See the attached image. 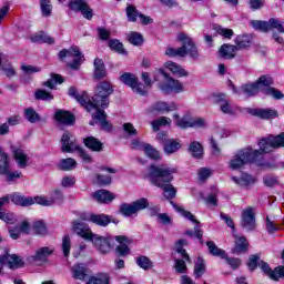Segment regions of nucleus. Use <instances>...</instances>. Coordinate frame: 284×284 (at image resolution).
Returning a JSON list of instances; mask_svg holds the SVG:
<instances>
[{
  "instance_id": "c03bdc74",
  "label": "nucleus",
  "mask_w": 284,
  "mask_h": 284,
  "mask_svg": "<svg viewBox=\"0 0 284 284\" xmlns=\"http://www.w3.org/2000/svg\"><path fill=\"white\" fill-rule=\"evenodd\" d=\"M206 245L212 256H220V258H225V251L222 248H219V246H216L214 242L209 241L206 242Z\"/></svg>"
},
{
  "instance_id": "338daca9",
  "label": "nucleus",
  "mask_w": 284,
  "mask_h": 284,
  "mask_svg": "<svg viewBox=\"0 0 284 284\" xmlns=\"http://www.w3.org/2000/svg\"><path fill=\"white\" fill-rule=\"evenodd\" d=\"M22 72H24V74H27V77H30V74H37V72L41 71L40 67H34V65H28V64H23L21 67Z\"/></svg>"
},
{
  "instance_id": "f8f14e48",
  "label": "nucleus",
  "mask_w": 284,
  "mask_h": 284,
  "mask_svg": "<svg viewBox=\"0 0 284 284\" xmlns=\"http://www.w3.org/2000/svg\"><path fill=\"white\" fill-rule=\"evenodd\" d=\"M241 227L246 232H253V230H256V213H254V209L252 206L242 211Z\"/></svg>"
},
{
  "instance_id": "bf43d9fd",
  "label": "nucleus",
  "mask_w": 284,
  "mask_h": 284,
  "mask_svg": "<svg viewBox=\"0 0 284 284\" xmlns=\"http://www.w3.org/2000/svg\"><path fill=\"white\" fill-rule=\"evenodd\" d=\"M136 264L142 270H150L152 267V261L149 260V257L145 256V255H142V256L138 257L136 258Z\"/></svg>"
},
{
  "instance_id": "39448f33",
  "label": "nucleus",
  "mask_w": 284,
  "mask_h": 284,
  "mask_svg": "<svg viewBox=\"0 0 284 284\" xmlns=\"http://www.w3.org/2000/svg\"><path fill=\"white\" fill-rule=\"evenodd\" d=\"M258 154H261V151L258 150H250L245 149L242 151H239L237 154L233 156V159L229 162V168L231 170H241L243 165H247V163H254L258 161Z\"/></svg>"
},
{
  "instance_id": "9b49d317",
  "label": "nucleus",
  "mask_w": 284,
  "mask_h": 284,
  "mask_svg": "<svg viewBox=\"0 0 284 284\" xmlns=\"http://www.w3.org/2000/svg\"><path fill=\"white\" fill-rule=\"evenodd\" d=\"M120 81L124 83V85H129L130 89L133 90V92H136V94H140L141 97H145L148 94V91H145V87L139 82V78L132 73H123L120 77Z\"/></svg>"
},
{
  "instance_id": "0eeeda50",
  "label": "nucleus",
  "mask_w": 284,
  "mask_h": 284,
  "mask_svg": "<svg viewBox=\"0 0 284 284\" xmlns=\"http://www.w3.org/2000/svg\"><path fill=\"white\" fill-rule=\"evenodd\" d=\"M150 207V202L145 197H141L132 203H122L120 205L119 212L122 216H136L141 211Z\"/></svg>"
},
{
  "instance_id": "aec40b11",
  "label": "nucleus",
  "mask_w": 284,
  "mask_h": 284,
  "mask_svg": "<svg viewBox=\"0 0 284 284\" xmlns=\"http://www.w3.org/2000/svg\"><path fill=\"white\" fill-rule=\"evenodd\" d=\"M0 258L2 260L3 265H6V263H7L9 270H19L20 267H23V265H24L21 256L17 255V254L7 253V254L0 256Z\"/></svg>"
},
{
  "instance_id": "7c9ffc66",
  "label": "nucleus",
  "mask_w": 284,
  "mask_h": 284,
  "mask_svg": "<svg viewBox=\"0 0 284 284\" xmlns=\"http://www.w3.org/2000/svg\"><path fill=\"white\" fill-rule=\"evenodd\" d=\"M232 181H234V183H236V185H240L241 187H245L247 185H254L256 183V180L254 179V176L247 173H243L240 179L236 176H233Z\"/></svg>"
},
{
  "instance_id": "5701e85b",
  "label": "nucleus",
  "mask_w": 284,
  "mask_h": 284,
  "mask_svg": "<svg viewBox=\"0 0 284 284\" xmlns=\"http://www.w3.org/2000/svg\"><path fill=\"white\" fill-rule=\"evenodd\" d=\"M92 199L98 203H112L114 194L108 190H98L91 194Z\"/></svg>"
},
{
  "instance_id": "09e8293b",
  "label": "nucleus",
  "mask_w": 284,
  "mask_h": 284,
  "mask_svg": "<svg viewBox=\"0 0 284 284\" xmlns=\"http://www.w3.org/2000/svg\"><path fill=\"white\" fill-rule=\"evenodd\" d=\"M263 94H265L266 97H273L277 101L281 99H284L283 92H281V90L273 88V87H268V88L264 89Z\"/></svg>"
},
{
  "instance_id": "393cba45",
  "label": "nucleus",
  "mask_w": 284,
  "mask_h": 284,
  "mask_svg": "<svg viewBox=\"0 0 284 284\" xmlns=\"http://www.w3.org/2000/svg\"><path fill=\"white\" fill-rule=\"evenodd\" d=\"M13 158L19 168H21L22 170L28 168V161H30V158H28V154L26 153V151H23V149H13Z\"/></svg>"
},
{
  "instance_id": "e433bc0d",
  "label": "nucleus",
  "mask_w": 284,
  "mask_h": 284,
  "mask_svg": "<svg viewBox=\"0 0 284 284\" xmlns=\"http://www.w3.org/2000/svg\"><path fill=\"white\" fill-rule=\"evenodd\" d=\"M77 160L72 158L62 159L59 163L60 170H63L64 172H71L77 168Z\"/></svg>"
},
{
  "instance_id": "c756f323",
  "label": "nucleus",
  "mask_w": 284,
  "mask_h": 284,
  "mask_svg": "<svg viewBox=\"0 0 284 284\" xmlns=\"http://www.w3.org/2000/svg\"><path fill=\"white\" fill-rule=\"evenodd\" d=\"M236 52H239V48L234 44H223L220 48V54L223 59H234V57H236Z\"/></svg>"
},
{
  "instance_id": "a19ab883",
  "label": "nucleus",
  "mask_w": 284,
  "mask_h": 284,
  "mask_svg": "<svg viewBox=\"0 0 284 284\" xmlns=\"http://www.w3.org/2000/svg\"><path fill=\"white\" fill-rule=\"evenodd\" d=\"M260 91L261 89L256 82L242 85V92L246 94V97H255V94H258Z\"/></svg>"
},
{
  "instance_id": "49530a36",
  "label": "nucleus",
  "mask_w": 284,
  "mask_h": 284,
  "mask_svg": "<svg viewBox=\"0 0 284 284\" xmlns=\"http://www.w3.org/2000/svg\"><path fill=\"white\" fill-rule=\"evenodd\" d=\"M142 152H144L149 159H153V161H159V159H161V153H159V151L151 144L146 143Z\"/></svg>"
},
{
  "instance_id": "6e6d98bb",
  "label": "nucleus",
  "mask_w": 284,
  "mask_h": 284,
  "mask_svg": "<svg viewBox=\"0 0 284 284\" xmlns=\"http://www.w3.org/2000/svg\"><path fill=\"white\" fill-rule=\"evenodd\" d=\"M57 83H63V78L60 74H52L51 79L45 81L43 85H45V88L54 90V85H57Z\"/></svg>"
},
{
  "instance_id": "a18cd8bd",
  "label": "nucleus",
  "mask_w": 284,
  "mask_h": 284,
  "mask_svg": "<svg viewBox=\"0 0 284 284\" xmlns=\"http://www.w3.org/2000/svg\"><path fill=\"white\" fill-rule=\"evenodd\" d=\"M24 118L29 123H39L41 121V115L37 113V111L32 108H28L24 110Z\"/></svg>"
},
{
  "instance_id": "a211bd4d",
  "label": "nucleus",
  "mask_w": 284,
  "mask_h": 284,
  "mask_svg": "<svg viewBox=\"0 0 284 284\" xmlns=\"http://www.w3.org/2000/svg\"><path fill=\"white\" fill-rule=\"evenodd\" d=\"M214 103L219 105L221 112L223 114H234V106H232V101L227 99V95L225 93H220L214 95Z\"/></svg>"
},
{
  "instance_id": "3c124183",
  "label": "nucleus",
  "mask_w": 284,
  "mask_h": 284,
  "mask_svg": "<svg viewBox=\"0 0 284 284\" xmlns=\"http://www.w3.org/2000/svg\"><path fill=\"white\" fill-rule=\"evenodd\" d=\"M251 26L261 32H270V21L253 20L251 21Z\"/></svg>"
},
{
  "instance_id": "423d86ee",
  "label": "nucleus",
  "mask_w": 284,
  "mask_h": 284,
  "mask_svg": "<svg viewBox=\"0 0 284 284\" xmlns=\"http://www.w3.org/2000/svg\"><path fill=\"white\" fill-rule=\"evenodd\" d=\"M278 148H284V132L278 135L263 138L260 141V150H257V152H260L258 156H261V154H270V152H274V150H278Z\"/></svg>"
},
{
  "instance_id": "2f4dec72",
  "label": "nucleus",
  "mask_w": 284,
  "mask_h": 284,
  "mask_svg": "<svg viewBox=\"0 0 284 284\" xmlns=\"http://www.w3.org/2000/svg\"><path fill=\"white\" fill-rule=\"evenodd\" d=\"M94 77L95 79H104V77L108 74L105 72V63L103 62V60L95 58L94 62Z\"/></svg>"
},
{
  "instance_id": "603ef678",
  "label": "nucleus",
  "mask_w": 284,
  "mask_h": 284,
  "mask_svg": "<svg viewBox=\"0 0 284 284\" xmlns=\"http://www.w3.org/2000/svg\"><path fill=\"white\" fill-rule=\"evenodd\" d=\"M165 54L166 57H185V49L183 47H180L178 49H174V48H171V47H168L166 50H165Z\"/></svg>"
},
{
  "instance_id": "2eb2a0df",
  "label": "nucleus",
  "mask_w": 284,
  "mask_h": 284,
  "mask_svg": "<svg viewBox=\"0 0 284 284\" xmlns=\"http://www.w3.org/2000/svg\"><path fill=\"white\" fill-rule=\"evenodd\" d=\"M179 105L174 102L158 101L146 109L148 114H163L165 112H175Z\"/></svg>"
},
{
  "instance_id": "f3484780",
  "label": "nucleus",
  "mask_w": 284,
  "mask_h": 284,
  "mask_svg": "<svg viewBox=\"0 0 284 284\" xmlns=\"http://www.w3.org/2000/svg\"><path fill=\"white\" fill-rule=\"evenodd\" d=\"M61 150L64 153H69L72 154L73 152H77L81 146L79 145V143H77V139L74 138V135H72V133L70 132H64L62 138H61Z\"/></svg>"
},
{
  "instance_id": "4d7b16f0",
  "label": "nucleus",
  "mask_w": 284,
  "mask_h": 284,
  "mask_svg": "<svg viewBox=\"0 0 284 284\" xmlns=\"http://www.w3.org/2000/svg\"><path fill=\"white\" fill-rule=\"evenodd\" d=\"M268 29L270 30H277L278 32L284 33L283 22H281V20L275 19V18H271L268 20Z\"/></svg>"
},
{
  "instance_id": "bb28decb",
  "label": "nucleus",
  "mask_w": 284,
  "mask_h": 284,
  "mask_svg": "<svg viewBox=\"0 0 284 284\" xmlns=\"http://www.w3.org/2000/svg\"><path fill=\"white\" fill-rule=\"evenodd\" d=\"M115 240L118 241V243H120V245L115 247L116 254H119V256H128V254H130L128 237L120 235L116 236Z\"/></svg>"
},
{
  "instance_id": "4468645a",
  "label": "nucleus",
  "mask_w": 284,
  "mask_h": 284,
  "mask_svg": "<svg viewBox=\"0 0 284 284\" xmlns=\"http://www.w3.org/2000/svg\"><path fill=\"white\" fill-rule=\"evenodd\" d=\"M69 8L73 12H81L82 17L89 21L94 17L92 9L88 6V0H70Z\"/></svg>"
},
{
  "instance_id": "0e129e2a",
  "label": "nucleus",
  "mask_w": 284,
  "mask_h": 284,
  "mask_svg": "<svg viewBox=\"0 0 284 284\" xmlns=\"http://www.w3.org/2000/svg\"><path fill=\"white\" fill-rule=\"evenodd\" d=\"M129 41L132 45H141L143 43V36L139 32H131L129 34Z\"/></svg>"
},
{
  "instance_id": "13d9d810",
  "label": "nucleus",
  "mask_w": 284,
  "mask_h": 284,
  "mask_svg": "<svg viewBox=\"0 0 284 284\" xmlns=\"http://www.w3.org/2000/svg\"><path fill=\"white\" fill-rule=\"evenodd\" d=\"M34 97L38 101H52V99H54V97L52 94H50L48 91L41 90V89L36 91Z\"/></svg>"
},
{
  "instance_id": "412c9836",
  "label": "nucleus",
  "mask_w": 284,
  "mask_h": 284,
  "mask_svg": "<svg viewBox=\"0 0 284 284\" xmlns=\"http://www.w3.org/2000/svg\"><path fill=\"white\" fill-rule=\"evenodd\" d=\"M54 119L58 123H61L62 125H74V121H77L72 113L61 109H58L55 111Z\"/></svg>"
},
{
  "instance_id": "680f3d73",
  "label": "nucleus",
  "mask_w": 284,
  "mask_h": 284,
  "mask_svg": "<svg viewBox=\"0 0 284 284\" xmlns=\"http://www.w3.org/2000/svg\"><path fill=\"white\" fill-rule=\"evenodd\" d=\"M109 48H111V50H114L115 52H119V54H125V49H123V43H121L119 40H110Z\"/></svg>"
},
{
  "instance_id": "4c0bfd02",
  "label": "nucleus",
  "mask_w": 284,
  "mask_h": 284,
  "mask_svg": "<svg viewBox=\"0 0 284 284\" xmlns=\"http://www.w3.org/2000/svg\"><path fill=\"white\" fill-rule=\"evenodd\" d=\"M185 245H187V241H185V240L178 241L175 243V251L178 252V254H180L182 256V258L185 260L186 263H192L190 255L187 254L185 248H183V246H185Z\"/></svg>"
},
{
  "instance_id": "a878e982",
  "label": "nucleus",
  "mask_w": 284,
  "mask_h": 284,
  "mask_svg": "<svg viewBox=\"0 0 284 284\" xmlns=\"http://www.w3.org/2000/svg\"><path fill=\"white\" fill-rule=\"evenodd\" d=\"M71 273L75 281H85V277L88 276V267H85V264H74L71 267Z\"/></svg>"
},
{
  "instance_id": "58836bf2",
  "label": "nucleus",
  "mask_w": 284,
  "mask_h": 284,
  "mask_svg": "<svg viewBox=\"0 0 284 284\" xmlns=\"http://www.w3.org/2000/svg\"><path fill=\"white\" fill-rule=\"evenodd\" d=\"M189 152L193 159H203V146L196 141L190 144Z\"/></svg>"
},
{
  "instance_id": "72a5a7b5",
  "label": "nucleus",
  "mask_w": 284,
  "mask_h": 284,
  "mask_svg": "<svg viewBox=\"0 0 284 284\" xmlns=\"http://www.w3.org/2000/svg\"><path fill=\"white\" fill-rule=\"evenodd\" d=\"M164 152L166 154H174L178 150H181V143L176 140H162Z\"/></svg>"
},
{
  "instance_id": "052dcab7",
  "label": "nucleus",
  "mask_w": 284,
  "mask_h": 284,
  "mask_svg": "<svg viewBox=\"0 0 284 284\" xmlns=\"http://www.w3.org/2000/svg\"><path fill=\"white\" fill-rule=\"evenodd\" d=\"M255 83L257 84L258 88H261V85L270 88V85H274V79H272V77L270 75H262L257 79Z\"/></svg>"
},
{
  "instance_id": "f704fd0d",
  "label": "nucleus",
  "mask_w": 284,
  "mask_h": 284,
  "mask_svg": "<svg viewBox=\"0 0 284 284\" xmlns=\"http://www.w3.org/2000/svg\"><path fill=\"white\" fill-rule=\"evenodd\" d=\"M111 221L112 220L110 219V215L93 214L92 223H94V225H99L100 227H108V225H110Z\"/></svg>"
},
{
  "instance_id": "ddd939ff",
  "label": "nucleus",
  "mask_w": 284,
  "mask_h": 284,
  "mask_svg": "<svg viewBox=\"0 0 284 284\" xmlns=\"http://www.w3.org/2000/svg\"><path fill=\"white\" fill-rule=\"evenodd\" d=\"M175 124L178 128L185 130L187 128H205V120L202 118L192 119L189 116L180 118L179 114H174Z\"/></svg>"
},
{
  "instance_id": "5fc2aeb1",
  "label": "nucleus",
  "mask_w": 284,
  "mask_h": 284,
  "mask_svg": "<svg viewBox=\"0 0 284 284\" xmlns=\"http://www.w3.org/2000/svg\"><path fill=\"white\" fill-rule=\"evenodd\" d=\"M40 8L42 17H50L52 14V3L50 0H40Z\"/></svg>"
},
{
  "instance_id": "9d476101",
  "label": "nucleus",
  "mask_w": 284,
  "mask_h": 284,
  "mask_svg": "<svg viewBox=\"0 0 284 284\" xmlns=\"http://www.w3.org/2000/svg\"><path fill=\"white\" fill-rule=\"evenodd\" d=\"M54 254V248L49 246H43L36 250L33 255L27 257L28 263H34L36 265H45L48 258Z\"/></svg>"
},
{
  "instance_id": "f257e3e1",
  "label": "nucleus",
  "mask_w": 284,
  "mask_h": 284,
  "mask_svg": "<svg viewBox=\"0 0 284 284\" xmlns=\"http://www.w3.org/2000/svg\"><path fill=\"white\" fill-rule=\"evenodd\" d=\"M112 92H114V89H112V84L108 81L100 82L97 85L95 94L92 98H90L85 91L79 93L77 88H69V97H73V99H75V101H78L87 112H94L92 113L93 121L90 122V125H94V123L99 121L102 130L105 132H110V130H112V124L108 122V115L105 114V111H103L108 105H110V94H112Z\"/></svg>"
},
{
  "instance_id": "7ed1b4c3",
  "label": "nucleus",
  "mask_w": 284,
  "mask_h": 284,
  "mask_svg": "<svg viewBox=\"0 0 284 284\" xmlns=\"http://www.w3.org/2000/svg\"><path fill=\"white\" fill-rule=\"evenodd\" d=\"M73 230L78 236H81L85 241H91L101 254L112 252V240L92 233V230L88 224L83 222H74Z\"/></svg>"
},
{
  "instance_id": "e2e57ef3",
  "label": "nucleus",
  "mask_w": 284,
  "mask_h": 284,
  "mask_svg": "<svg viewBox=\"0 0 284 284\" xmlns=\"http://www.w3.org/2000/svg\"><path fill=\"white\" fill-rule=\"evenodd\" d=\"M71 247H72V244L70 242V235H64L62 239V252L65 257L70 256Z\"/></svg>"
},
{
  "instance_id": "69168bd1",
  "label": "nucleus",
  "mask_w": 284,
  "mask_h": 284,
  "mask_svg": "<svg viewBox=\"0 0 284 284\" xmlns=\"http://www.w3.org/2000/svg\"><path fill=\"white\" fill-rule=\"evenodd\" d=\"M0 221H3L4 223H9L12 225L14 221H17V217H14L13 213L0 211Z\"/></svg>"
},
{
  "instance_id": "dca6fc26",
  "label": "nucleus",
  "mask_w": 284,
  "mask_h": 284,
  "mask_svg": "<svg viewBox=\"0 0 284 284\" xmlns=\"http://www.w3.org/2000/svg\"><path fill=\"white\" fill-rule=\"evenodd\" d=\"M179 41H182V48H184L185 57H191V59H199V49L196 48V44H194V41H192V38L187 37L185 33L179 34Z\"/></svg>"
},
{
  "instance_id": "8fccbe9b",
  "label": "nucleus",
  "mask_w": 284,
  "mask_h": 284,
  "mask_svg": "<svg viewBox=\"0 0 284 284\" xmlns=\"http://www.w3.org/2000/svg\"><path fill=\"white\" fill-rule=\"evenodd\" d=\"M194 274L196 278H201L205 274V260L197 257V263L194 266Z\"/></svg>"
},
{
  "instance_id": "864d4df0",
  "label": "nucleus",
  "mask_w": 284,
  "mask_h": 284,
  "mask_svg": "<svg viewBox=\"0 0 284 284\" xmlns=\"http://www.w3.org/2000/svg\"><path fill=\"white\" fill-rule=\"evenodd\" d=\"M126 16L129 21H131L132 23L136 22V18L139 16H141V13L139 12V10L136 9V7L129 4L126 7Z\"/></svg>"
},
{
  "instance_id": "473e14b6",
  "label": "nucleus",
  "mask_w": 284,
  "mask_h": 284,
  "mask_svg": "<svg viewBox=\"0 0 284 284\" xmlns=\"http://www.w3.org/2000/svg\"><path fill=\"white\" fill-rule=\"evenodd\" d=\"M250 45H252V37L242 34L235 38V48H237V50H245V48H250Z\"/></svg>"
},
{
  "instance_id": "cd10ccee",
  "label": "nucleus",
  "mask_w": 284,
  "mask_h": 284,
  "mask_svg": "<svg viewBox=\"0 0 284 284\" xmlns=\"http://www.w3.org/2000/svg\"><path fill=\"white\" fill-rule=\"evenodd\" d=\"M32 43H48L49 45L54 44V38L50 37L43 31L37 32L30 37Z\"/></svg>"
},
{
  "instance_id": "c9c22d12",
  "label": "nucleus",
  "mask_w": 284,
  "mask_h": 284,
  "mask_svg": "<svg viewBox=\"0 0 284 284\" xmlns=\"http://www.w3.org/2000/svg\"><path fill=\"white\" fill-rule=\"evenodd\" d=\"M171 205L176 212H180V214L184 216V219H187V221H192V223H196V225H199V220H196L194 214H192L190 211H186L185 209H183V206H179V204H175L174 202H171Z\"/></svg>"
},
{
  "instance_id": "4be33fe9",
  "label": "nucleus",
  "mask_w": 284,
  "mask_h": 284,
  "mask_svg": "<svg viewBox=\"0 0 284 284\" xmlns=\"http://www.w3.org/2000/svg\"><path fill=\"white\" fill-rule=\"evenodd\" d=\"M250 114H252V116H257L258 119H276V116H278V111L274 109H252Z\"/></svg>"
},
{
  "instance_id": "79ce46f5",
  "label": "nucleus",
  "mask_w": 284,
  "mask_h": 284,
  "mask_svg": "<svg viewBox=\"0 0 284 284\" xmlns=\"http://www.w3.org/2000/svg\"><path fill=\"white\" fill-rule=\"evenodd\" d=\"M87 284H110V276L105 273H100L95 276H91Z\"/></svg>"
},
{
  "instance_id": "1a4fd4ad",
  "label": "nucleus",
  "mask_w": 284,
  "mask_h": 284,
  "mask_svg": "<svg viewBox=\"0 0 284 284\" xmlns=\"http://www.w3.org/2000/svg\"><path fill=\"white\" fill-rule=\"evenodd\" d=\"M59 57L61 61H63L65 58L72 59L73 62L69 64L72 70H78L79 65L83 63V53H81L79 47H71L70 49H64L60 51Z\"/></svg>"
},
{
  "instance_id": "774afa93",
  "label": "nucleus",
  "mask_w": 284,
  "mask_h": 284,
  "mask_svg": "<svg viewBox=\"0 0 284 284\" xmlns=\"http://www.w3.org/2000/svg\"><path fill=\"white\" fill-rule=\"evenodd\" d=\"M263 183L266 187H274V185H278V179L274 175H265Z\"/></svg>"
},
{
  "instance_id": "20e7f679",
  "label": "nucleus",
  "mask_w": 284,
  "mask_h": 284,
  "mask_svg": "<svg viewBox=\"0 0 284 284\" xmlns=\"http://www.w3.org/2000/svg\"><path fill=\"white\" fill-rule=\"evenodd\" d=\"M10 199L14 205H21L22 207H30V205H34V203L38 205H43L44 207H50V205H54V203H63V193L55 190L53 195L49 199L44 196H36L32 199L26 197L19 193H14L10 196Z\"/></svg>"
},
{
  "instance_id": "c85d7f7f",
  "label": "nucleus",
  "mask_w": 284,
  "mask_h": 284,
  "mask_svg": "<svg viewBox=\"0 0 284 284\" xmlns=\"http://www.w3.org/2000/svg\"><path fill=\"white\" fill-rule=\"evenodd\" d=\"M164 67L166 68V70H170V72H172V74H174V77H187V72L185 69H183V67L176 64L175 62L172 61H166L164 63Z\"/></svg>"
},
{
  "instance_id": "de8ad7c7",
  "label": "nucleus",
  "mask_w": 284,
  "mask_h": 284,
  "mask_svg": "<svg viewBox=\"0 0 284 284\" xmlns=\"http://www.w3.org/2000/svg\"><path fill=\"white\" fill-rule=\"evenodd\" d=\"M32 230L38 236H45L48 234V226L43 221H37L33 223Z\"/></svg>"
},
{
  "instance_id": "f03ea898",
  "label": "nucleus",
  "mask_w": 284,
  "mask_h": 284,
  "mask_svg": "<svg viewBox=\"0 0 284 284\" xmlns=\"http://www.w3.org/2000/svg\"><path fill=\"white\" fill-rule=\"evenodd\" d=\"M173 174H176V169L170 168L165 164L151 165L149 168V179L152 185L161 187L164 196L169 201H172V199L176 196V187L171 184L172 181H174Z\"/></svg>"
},
{
  "instance_id": "ea45409f",
  "label": "nucleus",
  "mask_w": 284,
  "mask_h": 284,
  "mask_svg": "<svg viewBox=\"0 0 284 284\" xmlns=\"http://www.w3.org/2000/svg\"><path fill=\"white\" fill-rule=\"evenodd\" d=\"M242 252H247V239L239 237L235 241V247L232 250L233 254H242Z\"/></svg>"
},
{
  "instance_id": "6ab92c4d",
  "label": "nucleus",
  "mask_w": 284,
  "mask_h": 284,
  "mask_svg": "<svg viewBox=\"0 0 284 284\" xmlns=\"http://www.w3.org/2000/svg\"><path fill=\"white\" fill-rule=\"evenodd\" d=\"M258 267L268 276L272 278V281H278V278H284V266H277L275 270L272 271L270 267V264L266 262L261 261L258 263Z\"/></svg>"
},
{
  "instance_id": "6e6552de",
  "label": "nucleus",
  "mask_w": 284,
  "mask_h": 284,
  "mask_svg": "<svg viewBox=\"0 0 284 284\" xmlns=\"http://www.w3.org/2000/svg\"><path fill=\"white\" fill-rule=\"evenodd\" d=\"M165 79V83L160 85V90L165 92V94H170V92H174L175 94H180V92H184L185 87H183V82L170 77L165 71H161Z\"/></svg>"
},
{
  "instance_id": "37998d69",
  "label": "nucleus",
  "mask_w": 284,
  "mask_h": 284,
  "mask_svg": "<svg viewBox=\"0 0 284 284\" xmlns=\"http://www.w3.org/2000/svg\"><path fill=\"white\" fill-rule=\"evenodd\" d=\"M171 124H172V119L168 116H161L151 123L153 132H159L162 125H171Z\"/></svg>"
},
{
  "instance_id": "b1692460",
  "label": "nucleus",
  "mask_w": 284,
  "mask_h": 284,
  "mask_svg": "<svg viewBox=\"0 0 284 284\" xmlns=\"http://www.w3.org/2000/svg\"><path fill=\"white\" fill-rule=\"evenodd\" d=\"M83 143L91 152H103V142L94 136L84 138Z\"/></svg>"
}]
</instances>
